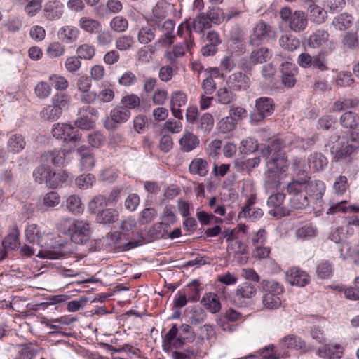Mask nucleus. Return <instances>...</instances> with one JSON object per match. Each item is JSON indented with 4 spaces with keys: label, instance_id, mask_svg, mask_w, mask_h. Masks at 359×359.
I'll use <instances>...</instances> for the list:
<instances>
[{
    "label": "nucleus",
    "instance_id": "f257e3e1",
    "mask_svg": "<svg viewBox=\"0 0 359 359\" xmlns=\"http://www.w3.org/2000/svg\"><path fill=\"white\" fill-rule=\"evenodd\" d=\"M25 236L33 245L46 248L45 250H39L36 256L41 258L55 259L65 256L69 252L67 241H64L60 237L55 238V241H53L49 235L42 233L35 224L27 226L25 229Z\"/></svg>",
    "mask_w": 359,
    "mask_h": 359
},
{
    "label": "nucleus",
    "instance_id": "f03ea898",
    "mask_svg": "<svg viewBox=\"0 0 359 359\" xmlns=\"http://www.w3.org/2000/svg\"><path fill=\"white\" fill-rule=\"evenodd\" d=\"M194 332L187 324L182 325L179 328L175 324L163 337V348L169 350L172 348H178L182 346L187 341L194 339Z\"/></svg>",
    "mask_w": 359,
    "mask_h": 359
},
{
    "label": "nucleus",
    "instance_id": "7ed1b4c3",
    "mask_svg": "<svg viewBox=\"0 0 359 359\" xmlns=\"http://www.w3.org/2000/svg\"><path fill=\"white\" fill-rule=\"evenodd\" d=\"M257 290L255 285L249 282H244L236 289L233 300L238 306H248L256 296Z\"/></svg>",
    "mask_w": 359,
    "mask_h": 359
},
{
    "label": "nucleus",
    "instance_id": "20e7f679",
    "mask_svg": "<svg viewBox=\"0 0 359 359\" xmlns=\"http://www.w3.org/2000/svg\"><path fill=\"white\" fill-rule=\"evenodd\" d=\"M276 32L271 26L262 20L259 21L253 28L250 36V43L252 46H259L264 41L274 38Z\"/></svg>",
    "mask_w": 359,
    "mask_h": 359
},
{
    "label": "nucleus",
    "instance_id": "39448f33",
    "mask_svg": "<svg viewBox=\"0 0 359 359\" xmlns=\"http://www.w3.org/2000/svg\"><path fill=\"white\" fill-rule=\"evenodd\" d=\"M274 111V102L272 98L262 97L255 101V111L250 114L251 122H259L271 116Z\"/></svg>",
    "mask_w": 359,
    "mask_h": 359
},
{
    "label": "nucleus",
    "instance_id": "423d86ee",
    "mask_svg": "<svg viewBox=\"0 0 359 359\" xmlns=\"http://www.w3.org/2000/svg\"><path fill=\"white\" fill-rule=\"evenodd\" d=\"M71 241L76 244L83 245L90 238V224L88 221L76 219L69 234Z\"/></svg>",
    "mask_w": 359,
    "mask_h": 359
},
{
    "label": "nucleus",
    "instance_id": "0eeeda50",
    "mask_svg": "<svg viewBox=\"0 0 359 359\" xmlns=\"http://www.w3.org/2000/svg\"><path fill=\"white\" fill-rule=\"evenodd\" d=\"M64 14V4L58 0H48L43 5L41 18L45 21H56Z\"/></svg>",
    "mask_w": 359,
    "mask_h": 359
},
{
    "label": "nucleus",
    "instance_id": "6e6552de",
    "mask_svg": "<svg viewBox=\"0 0 359 359\" xmlns=\"http://www.w3.org/2000/svg\"><path fill=\"white\" fill-rule=\"evenodd\" d=\"M286 280L292 285L304 287L310 281L309 274L298 267H291L285 272Z\"/></svg>",
    "mask_w": 359,
    "mask_h": 359
},
{
    "label": "nucleus",
    "instance_id": "1a4fd4ad",
    "mask_svg": "<svg viewBox=\"0 0 359 359\" xmlns=\"http://www.w3.org/2000/svg\"><path fill=\"white\" fill-rule=\"evenodd\" d=\"M67 151L65 150L47 151L41 155V165L49 167L50 165L54 166H63L65 163V156Z\"/></svg>",
    "mask_w": 359,
    "mask_h": 359
},
{
    "label": "nucleus",
    "instance_id": "9d476101",
    "mask_svg": "<svg viewBox=\"0 0 359 359\" xmlns=\"http://www.w3.org/2000/svg\"><path fill=\"white\" fill-rule=\"evenodd\" d=\"M194 46L195 43L191 39L184 40L183 43L175 45L172 51H166L165 57L168 62L173 64L177 58L184 56L187 51L191 54Z\"/></svg>",
    "mask_w": 359,
    "mask_h": 359
},
{
    "label": "nucleus",
    "instance_id": "9b49d317",
    "mask_svg": "<svg viewBox=\"0 0 359 359\" xmlns=\"http://www.w3.org/2000/svg\"><path fill=\"white\" fill-rule=\"evenodd\" d=\"M76 152L79 156L80 170L90 171L95 167V156L88 147L83 145L79 147Z\"/></svg>",
    "mask_w": 359,
    "mask_h": 359
},
{
    "label": "nucleus",
    "instance_id": "f8f14e48",
    "mask_svg": "<svg viewBox=\"0 0 359 359\" xmlns=\"http://www.w3.org/2000/svg\"><path fill=\"white\" fill-rule=\"evenodd\" d=\"M282 74V83L288 88L293 87L296 83L295 75L298 73V68L294 63L285 62L280 67Z\"/></svg>",
    "mask_w": 359,
    "mask_h": 359
},
{
    "label": "nucleus",
    "instance_id": "ddd939ff",
    "mask_svg": "<svg viewBox=\"0 0 359 359\" xmlns=\"http://www.w3.org/2000/svg\"><path fill=\"white\" fill-rule=\"evenodd\" d=\"M198 137L192 132L185 130L179 140L180 148L182 152H190L200 145Z\"/></svg>",
    "mask_w": 359,
    "mask_h": 359
},
{
    "label": "nucleus",
    "instance_id": "4468645a",
    "mask_svg": "<svg viewBox=\"0 0 359 359\" xmlns=\"http://www.w3.org/2000/svg\"><path fill=\"white\" fill-rule=\"evenodd\" d=\"M33 177L36 182L45 184L49 188H55L56 184L51 182L52 170L43 165L38 166L33 172Z\"/></svg>",
    "mask_w": 359,
    "mask_h": 359
},
{
    "label": "nucleus",
    "instance_id": "2eb2a0df",
    "mask_svg": "<svg viewBox=\"0 0 359 359\" xmlns=\"http://www.w3.org/2000/svg\"><path fill=\"white\" fill-rule=\"evenodd\" d=\"M226 84L234 90H245L249 88L250 79L246 75L238 72L229 76Z\"/></svg>",
    "mask_w": 359,
    "mask_h": 359
},
{
    "label": "nucleus",
    "instance_id": "dca6fc26",
    "mask_svg": "<svg viewBox=\"0 0 359 359\" xmlns=\"http://www.w3.org/2000/svg\"><path fill=\"white\" fill-rule=\"evenodd\" d=\"M194 124L196 133L202 136H206L212 130L215 121L212 115L207 112L199 116Z\"/></svg>",
    "mask_w": 359,
    "mask_h": 359
},
{
    "label": "nucleus",
    "instance_id": "f3484780",
    "mask_svg": "<svg viewBox=\"0 0 359 359\" xmlns=\"http://www.w3.org/2000/svg\"><path fill=\"white\" fill-rule=\"evenodd\" d=\"M344 348L340 344H325L319 348L316 354L325 359H339L343 354Z\"/></svg>",
    "mask_w": 359,
    "mask_h": 359
},
{
    "label": "nucleus",
    "instance_id": "a211bd4d",
    "mask_svg": "<svg viewBox=\"0 0 359 359\" xmlns=\"http://www.w3.org/2000/svg\"><path fill=\"white\" fill-rule=\"evenodd\" d=\"M156 27L155 25L147 23L138 28L137 33V41L142 45H147L153 41L156 37Z\"/></svg>",
    "mask_w": 359,
    "mask_h": 359
},
{
    "label": "nucleus",
    "instance_id": "6ab92c4d",
    "mask_svg": "<svg viewBox=\"0 0 359 359\" xmlns=\"http://www.w3.org/2000/svg\"><path fill=\"white\" fill-rule=\"evenodd\" d=\"M287 142L285 140L275 137L272 139L270 143L262 149L264 156H274L277 154H285L283 149L285 148Z\"/></svg>",
    "mask_w": 359,
    "mask_h": 359
},
{
    "label": "nucleus",
    "instance_id": "aec40b11",
    "mask_svg": "<svg viewBox=\"0 0 359 359\" xmlns=\"http://www.w3.org/2000/svg\"><path fill=\"white\" fill-rule=\"evenodd\" d=\"M329 238L331 241L335 242L336 243H341L342 248L339 249V251L340 255L344 259H346L348 256L352 255L349 244L343 242L344 233L342 227L337 228L332 231L330 234Z\"/></svg>",
    "mask_w": 359,
    "mask_h": 359
},
{
    "label": "nucleus",
    "instance_id": "412c9836",
    "mask_svg": "<svg viewBox=\"0 0 359 359\" xmlns=\"http://www.w3.org/2000/svg\"><path fill=\"white\" fill-rule=\"evenodd\" d=\"M287 159L285 154H277L271 156L267 162L269 170L273 172H285L287 169Z\"/></svg>",
    "mask_w": 359,
    "mask_h": 359
},
{
    "label": "nucleus",
    "instance_id": "4be33fe9",
    "mask_svg": "<svg viewBox=\"0 0 359 359\" xmlns=\"http://www.w3.org/2000/svg\"><path fill=\"white\" fill-rule=\"evenodd\" d=\"M306 194H308L310 198L318 200L321 198L323 195L325 194V185L321 180L311 181L309 180V181L306 182Z\"/></svg>",
    "mask_w": 359,
    "mask_h": 359
},
{
    "label": "nucleus",
    "instance_id": "5701e85b",
    "mask_svg": "<svg viewBox=\"0 0 359 359\" xmlns=\"http://www.w3.org/2000/svg\"><path fill=\"white\" fill-rule=\"evenodd\" d=\"M307 23V15L304 11H295L289 22V27L292 31L299 32L305 29Z\"/></svg>",
    "mask_w": 359,
    "mask_h": 359
},
{
    "label": "nucleus",
    "instance_id": "b1692460",
    "mask_svg": "<svg viewBox=\"0 0 359 359\" xmlns=\"http://www.w3.org/2000/svg\"><path fill=\"white\" fill-rule=\"evenodd\" d=\"M310 180V177L307 175H304L297 179H294L288 183L287 186V192L292 196L301 193H306V182Z\"/></svg>",
    "mask_w": 359,
    "mask_h": 359
},
{
    "label": "nucleus",
    "instance_id": "393cba45",
    "mask_svg": "<svg viewBox=\"0 0 359 359\" xmlns=\"http://www.w3.org/2000/svg\"><path fill=\"white\" fill-rule=\"evenodd\" d=\"M26 146L25 137L18 133L11 135L7 142V149L9 153L18 154Z\"/></svg>",
    "mask_w": 359,
    "mask_h": 359
},
{
    "label": "nucleus",
    "instance_id": "a878e982",
    "mask_svg": "<svg viewBox=\"0 0 359 359\" xmlns=\"http://www.w3.org/2000/svg\"><path fill=\"white\" fill-rule=\"evenodd\" d=\"M260 285L264 294L282 295L285 292L283 285L272 279L262 280Z\"/></svg>",
    "mask_w": 359,
    "mask_h": 359
},
{
    "label": "nucleus",
    "instance_id": "bb28decb",
    "mask_svg": "<svg viewBox=\"0 0 359 359\" xmlns=\"http://www.w3.org/2000/svg\"><path fill=\"white\" fill-rule=\"evenodd\" d=\"M79 34V30L72 26L67 25L62 27L58 31L59 39L64 43L69 44L74 43Z\"/></svg>",
    "mask_w": 359,
    "mask_h": 359
},
{
    "label": "nucleus",
    "instance_id": "cd10ccee",
    "mask_svg": "<svg viewBox=\"0 0 359 359\" xmlns=\"http://www.w3.org/2000/svg\"><path fill=\"white\" fill-rule=\"evenodd\" d=\"M121 233L119 232H114L109 236L110 244L114 245V248L118 251H126L135 246L141 245L142 241H129L123 244L121 243Z\"/></svg>",
    "mask_w": 359,
    "mask_h": 359
},
{
    "label": "nucleus",
    "instance_id": "c85d7f7f",
    "mask_svg": "<svg viewBox=\"0 0 359 359\" xmlns=\"http://www.w3.org/2000/svg\"><path fill=\"white\" fill-rule=\"evenodd\" d=\"M271 57V50L266 47H262L251 52L249 60L252 65L262 64Z\"/></svg>",
    "mask_w": 359,
    "mask_h": 359
},
{
    "label": "nucleus",
    "instance_id": "c756f323",
    "mask_svg": "<svg viewBox=\"0 0 359 359\" xmlns=\"http://www.w3.org/2000/svg\"><path fill=\"white\" fill-rule=\"evenodd\" d=\"M201 303L212 313H218L221 310L219 297L215 293H205L202 298Z\"/></svg>",
    "mask_w": 359,
    "mask_h": 359
},
{
    "label": "nucleus",
    "instance_id": "7c9ffc66",
    "mask_svg": "<svg viewBox=\"0 0 359 359\" xmlns=\"http://www.w3.org/2000/svg\"><path fill=\"white\" fill-rule=\"evenodd\" d=\"M189 170L192 175H198L201 177H205L208 172V163L203 158H194L189 164Z\"/></svg>",
    "mask_w": 359,
    "mask_h": 359
},
{
    "label": "nucleus",
    "instance_id": "2f4dec72",
    "mask_svg": "<svg viewBox=\"0 0 359 359\" xmlns=\"http://www.w3.org/2000/svg\"><path fill=\"white\" fill-rule=\"evenodd\" d=\"M255 358L251 359H283L286 353L278 352L274 345L270 344L262 348L259 354H254Z\"/></svg>",
    "mask_w": 359,
    "mask_h": 359
},
{
    "label": "nucleus",
    "instance_id": "473e14b6",
    "mask_svg": "<svg viewBox=\"0 0 359 359\" xmlns=\"http://www.w3.org/2000/svg\"><path fill=\"white\" fill-rule=\"evenodd\" d=\"M329 38V34L323 29L316 30L312 33L308 39V45L313 48H318L327 42Z\"/></svg>",
    "mask_w": 359,
    "mask_h": 359
},
{
    "label": "nucleus",
    "instance_id": "72a5a7b5",
    "mask_svg": "<svg viewBox=\"0 0 359 359\" xmlns=\"http://www.w3.org/2000/svg\"><path fill=\"white\" fill-rule=\"evenodd\" d=\"M309 167L316 172L323 170L327 165V158L319 152L311 154L308 158Z\"/></svg>",
    "mask_w": 359,
    "mask_h": 359
},
{
    "label": "nucleus",
    "instance_id": "f704fd0d",
    "mask_svg": "<svg viewBox=\"0 0 359 359\" xmlns=\"http://www.w3.org/2000/svg\"><path fill=\"white\" fill-rule=\"evenodd\" d=\"M359 106V100L357 99L344 98L335 101L332 106L333 112H340L349 109L356 108Z\"/></svg>",
    "mask_w": 359,
    "mask_h": 359
},
{
    "label": "nucleus",
    "instance_id": "c9c22d12",
    "mask_svg": "<svg viewBox=\"0 0 359 359\" xmlns=\"http://www.w3.org/2000/svg\"><path fill=\"white\" fill-rule=\"evenodd\" d=\"M191 26L196 32L202 33L210 29L212 25L205 13H199L191 22Z\"/></svg>",
    "mask_w": 359,
    "mask_h": 359
},
{
    "label": "nucleus",
    "instance_id": "e433bc0d",
    "mask_svg": "<svg viewBox=\"0 0 359 359\" xmlns=\"http://www.w3.org/2000/svg\"><path fill=\"white\" fill-rule=\"evenodd\" d=\"M358 148V144H346L341 145L340 149L335 151L332 148L331 152L334 154V158L336 161H339L351 156Z\"/></svg>",
    "mask_w": 359,
    "mask_h": 359
},
{
    "label": "nucleus",
    "instance_id": "4c0bfd02",
    "mask_svg": "<svg viewBox=\"0 0 359 359\" xmlns=\"http://www.w3.org/2000/svg\"><path fill=\"white\" fill-rule=\"evenodd\" d=\"M67 209L74 215H79L83 212L84 207L80 197L77 195H71L66 201Z\"/></svg>",
    "mask_w": 359,
    "mask_h": 359
},
{
    "label": "nucleus",
    "instance_id": "58836bf2",
    "mask_svg": "<svg viewBox=\"0 0 359 359\" xmlns=\"http://www.w3.org/2000/svg\"><path fill=\"white\" fill-rule=\"evenodd\" d=\"M118 218V212L115 209H106L100 212L96 217L97 222L100 224L114 223Z\"/></svg>",
    "mask_w": 359,
    "mask_h": 359
},
{
    "label": "nucleus",
    "instance_id": "ea45409f",
    "mask_svg": "<svg viewBox=\"0 0 359 359\" xmlns=\"http://www.w3.org/2000/svg\"><path fill=\"white\" fill-rule=\"evenodd\" d=\"M79 25L83 30L90 34L97 32L101 27V24L99 21L88 17L81 18L79 21Z\"/></svg>",
    "mask_w": 359,
    "mask_h": 359
},
{
    "label": "nucleus",
    "instance_id": "a19ab883",
    "mask_svg": "<svg viewBox=\"0 0 359 359\" xmlns=\"http://www.w3.org/2000/svg\"><path fill=\"white\" fill-rule=\"evenodd\" d=\"M216 96L217 102L222 104H230L236 99V94L226 87L219 88L217 91Z\"/></svg>",
    "mask_w": 359,
    "mask_h": 359
},
{
    "label": "nucleus",
    "instance_id": "79ce46f5",
    "mask_svg": "<svg viewBox=\"0 0 359 359\" xmlns=\"http://www.w3.org/2000/svg\"><path fill=\"white\" fill-rule=\"evenodd\" d=\"M352 15L344 13L335 17L332 21L333 25L339 30L348 29L353 24Z\"/></svg>",
    "mask_w": 359,
    "mask_h": 359
},
{
    "label": "nucleus",
    "instance_id": "37998d69",
    "mask_svg": "<svg viewBox=\"0 0 359 359\" xmlns=\"http://www.w3.org/2000/svg\"><path fill=\"white\" fill-rule=\"evenodd\" d=\"M130 116V111L128 109L123 107H117L111 111L110 117L111 120L116 123L126 122Z\"/></svg>",
    "mask_w": 359,
    "mask_h": 359
},
{
    "label": "nucleus",
    "instance_id": "c03bdc74",
    "mask_svg": "<svg viewBox=\"0 0 359 359\" xmlns=\"http://www.w3.org/2000/svg\"><path fill=\"white\" fill-rule=\"evenodd\" d=\"M163 222L156 223L148 231L149 239L150 241L165 237L168 231Z\"/></svg>",
    "mask_w": 359,
    "mask_h": 359
},
{
    "label": "nucleus",
    "instance_id": "a18cd8bd",
    "mask_svg": "<svg viewBox=\"0 0 359 359\" xmlns=\"http://www.w3.org/2000/svg\"><path fill=\"white\" fill-rule=\"evenodd\" d=\"M327 52L326 50H320L316 55L313 56V64L312 67L313 69H317L318 71L325 72L329 69Z\"/></svg>",
    "mask_w": 359,
    "mask_h": 359
},
{
    "label": "nucleus",
    "instance_id": "49530a36",
    "mask_svg": "<svg viewBox=\"0 0 359 359\" xmlns=\"http://www.w3.org/2000/svg\"><path fill=\"white\" fill-rule=\"evenodd\" d=\"M341 125L345 128L355 130L358 126V121L356 118V114L348 111L344 112L339 118Z\"/></svg>",
    "mask_w": 359,
    "mask_h": 359
},
{
    "label": "nucleus",
    "instance_id": "de8ad7c7",
    "mask_svg": "<svg viewBox=\"0 0 359 359\" xmlns=\"http://www.w3.org/2000/svg\"><path fill=\"white\" fill-rule=\"evenodd\" d=\"M310 199L306 193L294 195L290 198L291 207L294 209H304L309 205Z\"/></svg>",
    "mask_w": 359,
    "mask_h": 359
},
{
    "label": "nucleus",
    "instance_id": "09e8293b",
    "mask_svg": "<svg viewBox=\"0 0 359 359\" xmlns=\"http://www.w3.org/2000/svg\"><path fill=\"white\" fill-rule=\"evenodd\" d=\"M96 48L93 45L83 43L76 48L77 56L80 59L90 60L95 54Z\"/></svg>",
    "mask_w": 359,
    "mask_h": 359
},
{
    "label": "nucleus",
    "instance_id": "8fccbe9b",
    "mask_svg": "<svg viewBox=\"0 0 359 359\" xmlns=\"http://www.w3.org/2000/svg\"><path fill=\"white\" fill-rule=\"evenodd\" d=\"M60 107L57 108L52 104L45 107L40 113L41 117L46 121H54L59 118L62 114Z\"/></svg>",
    "mask_w": 359,
    "mask_h": 359
},
{
    "label": "nucleus",
    "instance_id": "3c124183",
    "mask_svg": "<svg viewBox=\"0 0 359 359\" xmlns=\"http://www.w3.org/2000/svg\"><path fill=\"white\" fill-rule=\"evenodd\" d=\"M334 273L332 264L328 261H322L316 267V273L319 278H330Z\"/></svg>",
    "mask_w": 359,
    "mask_h": 359
},
{
    "label": "nucleus",
    "instance_id": "603ef678",
    "mask_svg": "<svg viewBox=\"0 0 359 359\" xmlns=\"http://www.w3.org/2000/svg\"><path fill=\"white\" fill-rule=\"evenodd\" d=\"M37 354V350L31 343L20 344L18 346V358L20 359H33Z\"/></svg>",
    "mask_w": 359,
    "mask_h": 359
},
{
    "label": "nucleus",
    "instance_id": "864d4df0",
    "mask_svg": "<svg viewBox=\"0 0 359 359\" xmlns=\"http://www.w3.org/2000/svg\"><path fill=\"white\" fill-rule=\"evenodd\" d=\"M229 41L233 44L237 45L238 48L241 52L245 49V45L243 43V32L238 25L233 27L231 30Z\"/></svg>",
    "mask_w": 359,
    "mask_h": 359
},
{
    "label": "nucleus",
    "instance_id": "5fc2aeb1",
    "mask_svg": "<svg viewBox=\"0 0 359 359\" xmlns=\"http://www.w3.org/2000/svg\"><path fill=\"white\" fill-rule=\"evenodd\" d=\"M279 43L281 47L289 51L295 50L300 45L299 40L292 35L282 36L279 39Z\"/></svg>",
    "mask_w": 359,
    "mask_h": 359
},
{
    "label": "nucleus",
    "instance_id": "6e6d98bb",
    "mask_svg": "<svg viewBox=\"0 0 359 359\" xmlns=\"http://www.w3.org/2000/svg\"><path fill=\"white\" fill-rule=\"evenodd\" d=\"M237 123L233 118V116L229 115L226 117L222 118L217 123V128L219 133H228L233 131L236 127Z\"/></svg>",
    "mask_w": 359,
    "mask_h": 359
},
{
    "label": "nucleus",
    "instance_id": "4d7b16f0",
    "mask_svg": "<svg viewBox=\"0 0 359 359\" xmlns=\"http://www.w3.org/2000/svg\"><path fill=\"white\" fill-rule=\"evenodd\" d=\"M64 137L65 141L76 142L80 140L81 134L78 129H76L70 124L64 123Z\"/></svg>",
    "mask_w": 359,
    "mask_h": 359
},
{
    "label": "nucleus",
    "instance_id": "13d9d810",
    "mask_svg": "<svg viewBox=\"0 0 359 359\" xmlns=\"http://www.w3.org/2000/svg\"><path fill=\"white\" fill-rule=\"evenodd\" d=\"M281 295L264 294L262 297V304L268 309H278L282 304Z\"/></svg>",
    "mask_w": 359,
    "mask_h": 359
},
{
    "label": "nucleus",
    "instance_id": "bf43d9fd",
    "mask_svg": "<svg viewBox=\"0 0 359 359\" xmlns=\"http://www.w3.org/2000/svg\"><path fill=\"white\" fill-rule=\"evenodd\" d=\"M109 26L116 32H123L128 28V21L121 15H116L111 19Z\"/></svg>",
    "mask_w": 359,
    "mask_h": 359
},
{
    "label": "nucleus",
    "instance_id": "052dcab7",
    "mask_svg": "<svg viewBox=\"0 0 359 359\" xmlns=\"http://www.w3.org/2000/svg\"><path fill=\"white\" fill-rule=\"evenodd\" d=\"M135 40L132 36L121 35L116 39L115 46L116 49L121 51H126L133 48Z\"/></svg>",
    "mask_w": 359,
    "mask_h": 359
},
{
    "label": "nucleus",
    "instance_id": "680f3d73",
    "mask_svg": "<svg viewBox=\"0 0 359 359\" xmlns=\"http://www.w3.org/2000/svg\"><path fill=\"white\" fill-rule=\"evenodd\" d=\"M65 53V46L59 41L51 42L46 49V54L52 58L61 57Z\"/></svg>",
    "mask_w": 359,
    "mask_h": 359
},
{
    "label": "nucleus",
    "instance_id": "e2e57ef3",
    "mask_svg": "<svg viewBox=\"0 0 359 359\" xmlns=\"http://www.w3.org/2000/svg\"><path fill=\"white\" fill-rule=\"evenodd\" d=\"M107 205L106 198L104 196L98 195L95 196L88 204L89 211L93 214L99 213L102 208Z\"/></svg>",
    "mask_w": 359,
    "mask_h": 359
},
{
    "label": "nucleus",
    "instance_id": "0e129e2a",
    "mask_svg": "<svg viewBox=\"0 0 359 359\" xmlns=\"http://www.w3.org/2000/svg\"><path fill=\"white\" fill-rule=\"evenodd\" d=\"M182 290L187 292L188 299L191 302H196L200 298V283L198 280H192L187 285V287Z\"/></svg>",
    "mask_w": 359,
    "mask_h": 359
},
{
    "label": "nucleus",
    "instance_id": "69168bd1",
    "mask_svg": "<svg viewBox=\"0 0 359 359\" xmlns=\"http://www.w3.org/2000/svg\"><path fill=\"white\" fill-rule=\"evenodd\" d=\"M69 101L70 98L69 95L64 93H57L51 99L52 104L57 108L60 107V111L62 112L64 109L68 107Z\"/></svg>",
    "mask_w": 359,
    "mask_h": 359
},
{
    "label": "nucleus",
    "instance_id": "338daca9",
    "mask_svg": "<svg viewBox=\"0 0 359 359\" xmlns=\"http://www.w3.org/2000/svg\"><path fill=\"white\" fill-rule=\"evenodd\" d=\"M311 18L316 23H322L326 18V11L315 4L309 6Z\"/></svg>",
    "mask_w": 359,
    "mask_h": 359
},
{
    "label": "nucleus",
    "instance_id": "774afa93",
    "mask_svg": "<svg viewBox=\"0 0 359 359\" xmlns=\"http://www.w3.org/2000/svg\"><path fill=\"white\" fill-rule=\"evenodd\" d=\"M187 95L182 90H175L170 94V106L181 107L186 105Z\"/></svg>",
    "mask_w": 359,
    "mask_h": 359
}]
</instances>
